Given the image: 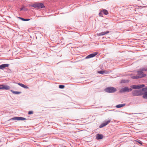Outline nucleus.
Instances as JSON below:
<instances>
[{
  "instance_id": "nucleus-1",
  "label": "nucleus",
  "mask_w": 147,
  "mask_h": 147,
  "mask_svg": "<svg viewBox=\"0 0 147 147\" xmlns=\"http://www.w3.org/2000/svg\"><path fill=\"white\" fill-rule=\"evenodd\" d=\"M144 71H142V69L141 71H138V75L136 76H133L131 77L133 79L145 77L146 75L143 73Z\"/></svg>"
},
{
  "instance_id": "nucleus-2",
  "label": "nucleus",
  "mask_w": 147,
  "mask_h": 147,
  "mask_svg": "<svg viewBox=\"0 0 147 147\" xmlns=\"http://www.w3.org/2000/svg\"><path fill=\"white\" fill-rule=\"evenodd\" d=\"M29 6L32 7L36 9L43 8L45 7V6L43 3H37L29 5Z\"/></svg>"
},
{
  "instance_id": "nucleus-3",
  "label": "nucleus",
  "mask_w": 147,
  "mask_h": 147,
  "mask_svg": "<svg viewBox=\"0 0 147 147\" xmlns=\"http://www.w3.org/2000/svg\"><path fill=\"white\" fill-rule=\"evenodd\" d=\"M132 94L134 96H139L142 95L143 92L142 90H136L132 92Z\"/></svg>"
},
{
  "instance_id": "nucleus-4",
  "label": "nucleus",
  "mask_w": 147,
  "mask_h": 147,
  "mask_svg": "<svg viewBox=\"0 0 147 147\" xmlns=\"http://www.w3.org/2000/svg\"><path fill=\"white\" fill-rule=\"evenodd\" d=\"M116 90V89L113 87H109L105 89V91L106 92L109 93L114 92Z\"/></svg>"
},
{
  "instance_id": "nucleus-5",
  "label": "nucleus",
  "mask_w": 147,
  "mask_h": 147,
  "mask_svg": "<svg viewBox=\"0 0 147 147\" xmlns=\"http://www.w3.org/2000/svg\"><path fill=\"white\" fill-rule=\"evenodd\" d=\"M132 89L129 88L127 87H125L122 88L119 91L120 93H123L126 92H131L132 91Z\"/></svg>"
},
{
  "instance_id": "nucleus-6",
  "label": "nucleus",
  "mask_w": 147,
  "mask_h": 147,
  "mask_svg": "<svg viewBox=\"0 0 147 147\" xmlns=\"http://www.w3.org/2000/svg\"><path fill=\"white\" fill-rule=\"evenodd\" d=\"M111 121V120L110 119H108L107 120L104 121V122L102 123L99 126L100 128H102L107 125Z\"/></svg>"
},
{
  "instance_id": "nucleus-7",
  "label": "nucleus",
  "mask_w": 147,
  "mask_h": 147,
  "mask_svg": "<svg viewBox=\"0 0 147 147\" xmlns=\"http://www.w3.org/2000/svg\"><path fill=\"white\" fill-rule=\"evenodd\" d=\"M98 53L97 52H95L94 53L88 55L86 57V59H89L94 57Z\"/></svg>"
},
{
  "instance_id": "nucleus-8",
  "label": "nucleus",
  "mask_w": 147,
  "mask_h": 147,
  "mask_svg": "<svg viewBox=\"0 0 147 147\" xmlns=\"http://www.w3.org/2000/svg\"><path fill=\"white\" fill-rule=\"evenodd\" d=\"M9 65L8 64H2L0 65V69H3L5 67H8Z\"/></svg>"
},
{
  "instance_id": "nucleus-9",
  "label": "nucleus",
  "mask_w": 147,
  "mask_h": 147,
  "mask_svg": "<svg viewBox=\"0 0 147 147\" xmlns=\"http://www.w3.org/2000/svg\"><path fill=\"white\" fill-rule=\"evenodd\" d=\"M109 32L108 31H107L105 32H102L97 34V35L98 36L104 35L107 34L109 33Z\"/></svg>"
},
{
  "instance_id": "nucleus-10",
  "label": "nucleus",
  "mask_w": 147,
  "mask_h": 147,
  "mask_svg": "<svg viewBox=\"0 0 147 147\" xmlns=\"http://www.w3.org/2000/svg\"><path fill=\"white\" fill-rule=\"evenodd\" d=\"M103 136L102 135L98 134L96 135V138L97 140L101 139L103 138Z\"/></svg>"
},
{
  "instance_id": "nucleus-11",
  "label": "nucleus",
  "mask_w": 147,
  "mask_h": 147,
  "mask_svg": "<svg viewBox=\"0 0 147 147\" xmlns=\"http://www.w3.org/2000/svg\"><path fill=\"white\" fill-rule=\"evenodd\" d=\"M18 84L20 85V86L26 89H28L29 88L27 86L24 85V84H22V83H18Z\"/></svg>"
},
{
  "instance_id": "nucleus-12",
  "label": "nucleus",
  "mask_w": 147,
  "mask_h": 147,
  "mask_svg": "<svg viewBox=\"0 0 147 147\" xmlns=\"http://www.w3.org/2000/svg\"><path fill=\"white\" fill-rule=\"evenodd\" d=\"M11 91L13 94H18L21 93V92H18L14 91L12 90H11Z\"/></svg>"
},
{
  "instance_id": "nucleus-13",
  "label": "nucleus",
  "mask_w": 147,
  "mask_h": 147,
  "mask_svg": "<svg viewBox=\"0 0 147 147\" xmlns=\"http://www.w3.org/2000/svg\"><path fill=\"white\" fill-rule=\"evenodd\" d=\"M3 89H5L6 90H8L10 89V87L8 86L3 85Z\"/></svg>"
},
{
  "instance_id": "nucleus-14",
  "label": "nucleus",
  "mask_w": 147,
  "mask_h": 147,
  "mask_svg": "<svg viewBox=\"0 0 147 147\" xmlns=\"http://www.w3.org/2000/svg\"><path fill=\"white\" fill-rule=\"evenodd\" d=\"M125 105V104H121L117 105L116 107L117 108H121L124 107Z\"/></svg>"
},
{
  "instance_id": "nucleus-15",
  "label": "nucleus",
  "mask_w": 147,
  "mask_h": 147,
  "mask_svg": "<svg viewBox=\"0 0 147 147\" xmlns=\"http://www.w3.org/2000/svg\"><path fill=\"white\" fill-rule=\"evenodd\" d=\"M145 86L144 84H139L137 85L138 89L142 88Z\"/></svg>"
},
{
  "instance_id": "nucleus-16",
  "label": "nucleus",
  "mask_w": 147,
  "mask_h": 147,
  "mask_svg": "<svg viewBox=\"0 0 147 147\" xmlns=\"http://www.w3.org/2000/svg\"><path fill=\"white\" fill-rule=\"evenodd\" d=\"M143 97L144 98L147 99V92H145L144 93H143Z\"/></svg>"
},
{
  "instance_id": "nucleus-17",
  "label": "nucleus",
  "mask_w": 147,
  "mask_h": 147,
  "mask_svg": "<svg viewBox=\"0 0 147 147\" xmlns=\"http://www.w3.org/2000/svg\"><path fill=\"white\" fill-rule=\"evenodd\" d=\"M102 12H103L105 14L107 15L109 13L107 10L105 9H103L101 11Z\"/></svg>"
},
{
  "instance_id": "nucleus-18",
  "label": "nucleus",
  "mask_w": 147,
  "mask_h": 147,
  "mask_svg": "<svg viewBox=\"0 0 147 147\" xmlns=\"http://www.w3.org/2000/svg\"><path fill=\"white\" fill-rule=\"evenodd\" d=\"M18 120H26V119L25 118L21 117H18Z\"/></svg>"
},
{
  "instance_id": "nucleus-19",
  "label": "nucleus",
  "mask_w": 147,
  "mask_h": 147,
  "mask_svg": "<svg viewBox=\"0 0 147 147\" xmlns=\"http://www.w3.org/2000/svg\"><path fill=\"white\" fill-rule=\"evenodd\" d=\"M130 87L133 89H138L137 85H134L131 86Z\"/></svg>"
},
{
  "instance_id": "nucleus-20",
  "label": "nucleus",
  "mask_w": 147,
  "mask_h": 147,
  "mask_svg": "<svg viewBox=\"0 0 147 147\" xmlns=\"http://www.w3.org/2000/svg\"><path fill=\"white\" fill-rule=\"evenodd\" d=\"M97 73L99 74H103L105 73V71L103 70L102 71H98Z\"/></svg>"
},
{
  "instance_id": "nucleus-21",
  "label": "nucleus",
  "mask_w": 147,
  "mask_h": 147,
  "mask_svg": "<svg viewBox=\"0 0 147 147\" xmlns=\"http://www.w3.org/2000/svg\"><path fill=\"white\" fill-rule=\"evenodd\" d=\"M129 82V81L128 80H122L121 81V83H128Z\"/></svg>"
},
{
  "instance_id": "nucleus-22",
  "label": "nucleus",
  "mask_w": 147,
  "mask_h": 147,
  "mask_svg": "<svg viewBox=\"0 0 147 147\" xmlns=\"http://www.w3.org/2000/svg\"><path fill=\"white\" fill-rule=\"evenodd\" d=\"M19 18L21 19L22 20L24 21H29L30 20V19H24V18Z\"/></svg>"
},
{
  "instance_id": "nucleus-23",
  "label": "nucleus",
  "mask_w": 147,
  "mask_h": 147,
  "mask_svg": "<svg viewBox=\"0 0 147 147\" xmlns=\"http://www.w3.org/2000/svg\"><path fill=\"white\" fill-rule=\"evenodd\" d=\"M65 87V86L63 85H59V88L61 89Z\"/></svg>"
},
{
  "instance_id": "nucleus-24",
  "label": "nucleus",
  "mask_w": 147,
  "mask_h": 147,
  "mask_svg": "<svg viewBox=\"0 0 147 147\" xmlns=\"http://www.w3.org/2000/svg\"><path fill=\"white\" fill-rule=\"evenodd\" d=\"M142 71H147V67L143 68L142 69Z\"/></svg>"
},
{
  "instance_id": "nucleus-25",
  "label": "nucleus",
  "mask_w": 147,
  "mask_h": 147,
  "mask_svg": "<svg viewBox=\"0 0 147 147\" xmlns=\"http://www.w3.org/2000/svg\"><path fill=\"white\" fill-rule=\"evenodd\" d=\"M135 141L138 142V143H139V144L141 145H142V142L140 140H135Z\"/></svg>"
},
{
  "instance_id": "nucleus-26",
  "label": "nucleus",
  "mask_w": 147,
  "mask_h": 147,
  "mask_svg": "<svg viewBox=\"0 0 147 147\" xmlns=\"http://www.w3.org/2000/svg\"><path fill=\"white\" fill-rule=\"evenodd\" d=\"M18 117L13 118L12 119L13 120H18Z\"/></svg>"
},
{
  "instance_id": "nucleus-27",
  "label": "nucleus",
  "mask_w": 147,
  "mask_h": 147,
  "mask_svg": "<svg viewBox=\"0 0 147 147\" xmlns=\"http://www.w3.org/2000/svg\"><path fill=\"white\" fill-rule=\"evenodd\" d=\"M3 85H0V90L3 89Z\"/></svg>"
},
{
  "instance_id": "nucleus-28",
  "label": "nucleus",
  "mask_w": 147,
  "mask_h": 147,
  "mask_svg": "<svg viewBox=\"0 0 147 147\" xmlns=\"http://www.w3.org/2000/svg\"><path fill=\"white\" fill-rule=\"evenodd\" d=\"M33 113V111H29V112L28 113V114H29V115L32 114Z\"/></svg>"
},
{
  "instance_id": "nucleus-29",
  "label": "nucleus",
  "mask_w": 147,
  "mask_h": 147,
  "mask_svg": "<svg viewBox=\"0 0 147 147\" xmlns=\"http://www.w3.org/2000/svg\"><path fill=\"white\" fill-rule=\"evenodd\" d=\"M144 89L147 90V87L145 88H143L142 89V91H144Z\"/></svg>"
},
{
  "instance_id": "nucleus-30",
  "label": "nucleus",
  "mask_w": 147,
  "mask_h": 147,
  "mask_svg": "<svg viewBox=\"0 0 147 147\" xmlns=\"http://www.w3.org/2000/svg\"><path fill=\"white\" fill-rule=\"evenodd\" d=\"M24 9V7L20 8L21 10H22Z\"/></svg>"
},
{
  "instance_id": "nucleus-31",
  "label": "nucleus",
  "mask_w": 147,
  "mask_h": 147,
  "mask_svg": "<svg viewBox=\"0 0 147 147\" xmlns=\"http://www.w3.org/2000/svg\"><path fill=\"white\" fill-rule=\"evenodd\" d=\"M99 15H100V16H100V15L101 14V12H100V13H99Z\"/></svg>"
}]
</instances>
